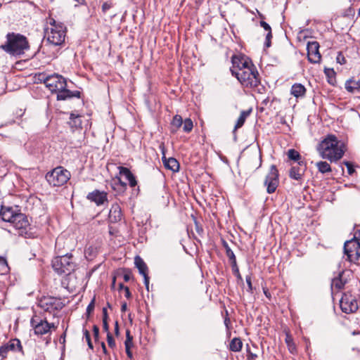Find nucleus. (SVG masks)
I'll return each instance as SVG.
<instances>
[{"label":"nucleus","mask_w":360,"mask_h":360,"mask_svg":"<svg viewBox=\"0 0 360 360\" xmlns=\"http://www.w3.org/2000/svg\"><path fill=\"white\" fill-rule=\"evenodd\" d=\"M49 22L51 27L46 37V41H48V44H46V52H51L52 58H56L57 57L60 49L56 48L55 50L52 49L54 47L61 45L64 42L65 29L61 23H56V21L53 18H50Z\"/></svg>","instance_id":"39448f33"},{"label":"nucleus","mask_w":360,"mask_h":360,"mask_svg":"<svg viewBox=\"0 0 360 360\" xmlns=\"http://www.w3.org/2000/svg\"><path fill=\"white\" fill-rule=\"evenodd\" d=\"M359 15H360V8H359Z\"/></svg>","instance_id":"69168bd1"},{"label":"nucleus","mask_w":360,"mask_h":360,"mask_svg":"<svg viewBox=\"0 0 360 360\" xmlns=\"http://www.w3.org/2000/svg\"><path fill=\"white\" fill-rule=\"evenodd\" d=\"M251 111H252V109H250L248 110H243L240 112V115L239 117L238 118L237 122L236 123V125L234 127V131H236L238 129L243 127L247 117L250 115Z\"/></svg>","instance_id":"5701e85b"},{"label":"nucleus","mask_w":360,"mask_h":360,"mask_svg":"<svg viewBox=\"0 0 360 360\" xmlns=\"http://www.w3.org/2000/svg\"><path fill=\"white\" fill-rule=\"evenodd\" d=\"M83 332H84V338L88 344L89 347L92 349L94 348V347H93V344L91 340V336H90L89 332L86 329H84L83 330Z\"/></svg>","instance_id":"473e14b6"},{"label":"nucleus","mask_w":360,"mask_h":360,"mask_svg":"<svg viewBox=\"0 0 360 360\" xmlns=\"http://www.w3.org/2000/svg\"><path fill=\"white\" fill-rule=\"evenodd\" d=\"M246 283L248 286V290L250 292H252V281H251V276L250 275L246 276L245 277Z\"/></svg>","instance_id":"79ce46f5"},{"label":"nucleus","mask_w":360,"mask_h":360,"mask_svg":"<svg viewBox=\"0 0 360 360\" xmlns=\"http://www.w3.org/2000/svg\"><path fill=\"white\" fill-rule=\"evenodd\" d=\"M242 347L243 343L240 339L238 338H234L233 339H232L229 345L230 350L235 352L240 351Z\"/></svg>","instance_id":"a878e982"},{"label":"nucleus","mask_w":360,"mask_h":360,"mask_svg":"<svg viewBox=\"0 0 360 360\" xmlns=\"http://www.w3.org/2000/svg\"><path fill=\"white\" fill-rule=\"evenodd\" d=\"M108 312L106 308L103 309V319L108 320Z\"/></svg>","instance_id":"3c124183"},{"label":"nucleus","mask_w":360,"mask_h":360,"mask_svg":"<svg viewBox=\"0 0 360 360\" xmlns=\"http://www.w3.org/2000/svg\"><path fill=\"white\" fill-rule=\"evenodd\" d=\"M133 338L130 335L129 330H127L126 332V340L124 342L125 345V349L127 355L129 358H132V352H131V347L133 346V342H132Z\"/></svg>","instance_id":"b1692460"},{"label":"nucleus","mask_w":360,"mask_h":360,"mask_svg":"<svg viewBox=\"0 0 360 360\" xmlns=\"http://www.w3.org/2000/svg\"><path fill=\"white\" fill-rule=\"evenodd\" d=\"M319 44L316 41L307 42V58L311 63H319L321 61V56L319 52Z\"/></svg>","instance_id":"f8f14e48"},{"label":"nucleus","mask_w":360,"mask_h":360,"mask_svg":"<svg viewBox=\"0 0 360 360\" xmlns=\"http://www.w3.org/2000/svg\"><path fill=\"white\" fill-rule=\"evenodd\" d=\"M86 199L94 202L97 206L104 205L108 202V193L96 189L88 193Z\"/></svg>","instance_id":"4468645a"},{"label":"nucleus","mask_w":360,"mask_h":360,"mask_svg":"<svg viewBox=\"0 0 360 360\" xmlns=\"http://www.w3.org/2000/svg\"><path fill=\"white\" fill-rule=\"evenodd\" d=\"M336 60L337 62L341 65L345 64L346 63V59L341 53H338Z\"/></svg>","instance_id":"ea45409f"},{"label":"nucleus","mask_w":360,"mask_h":360,"mask_svg":"<svg viewBox=\"0 0 360 360\" xmlns=\"http://www.w3.org/2000/svg\"><path fill=\"white\" fill-rule=\"evenodd\" d=\"M94 306H95V297L93 298V300L91 301V302L87 306L86 313L88 314H90L94 311Z\"/></svg>","instance_id":"4c0bfd02"},{"label":"nucleus","mask_w":360,"mask_h":360,"mask_svg":"<svg viewBox=\"0 0 360 360\" xmlns=\"http://www.w3.org/2000/svg\"><path fill=\"white\" fill-rule=\"evenodd\" d=\"M93 332H94V335L96 340H98V336H99V328L97 326H96V325L94 326Z\"/></svg>","instance_id":"37998d69"},{"label":"nucleus","mask_w":360,"mask_h":360,"mask_svg":"<svg viewBox=\"0 0 360 360\" xmlns=\"http://www.w3.org/2000/svg\"><path fill=\"white\" fill-rule=\"evenodd\" d=\"M285 343L288 346V350L291 354H295L297 351L295 344L293 342L292 336L289 334H286Z\"/></svg>","instance_id":"cd10ccee"},{"label":"nucleus","mask_w":360,"mask_h":360,"mask_svg":"<svg viewBox=\"0 0 360 360\" xmlns=\"http://www.w3.org/2000/svg\"><path fill=\"white\" fill-rule=\"evenodd\" d=\"M345 274L344 271L338 273V276L333 278L331 281V288L333 290L335 288L339 290L343 288L345 283H347V280L344 278L343 276Z\"/></svg>","instance_id":"6ab92c4d"},{"label":"nucleus","mask_w":360,"mask_h":360,"mask_svg":"<svg viewBox=\"0 0 360 360\" xmlns=\"http://www.w3.org/2000/svg\"><path fill=\"white\" fill-rule=\"evenodd\" d=\"M124 285L122 284V283H120L119 284V288L120 289H124Z\"/></svg>","instance_id":"bf43d9fd"},{"label":"nucleus","mask_w":360,"mask_h":360,"mask_svg":"<svg viewBox=\"0 0 360 360\" xmlns=\"http://www.w3.org/2000/svg\"><path fill=\"white\" fill-rule=\"evenodd\" d=\"M344 252L347 259L354 263L360 262V243L354 239L346 241L344 245Z\"/></svg>","instance_id":"1a4fd4ad"},{"label":"nucleus","mask_w":360,"mask_h":360,"mask_svg":"<svg viewBox=\"0 0 360 360\" xmlns=\"http://www.w3.org/2000/svg\"><path fill=\"white\" fill-rule=\"evenodd\" d=\"M316 166L318 168L319 172H320L322 174L331 172L330 165L327 162H318L316 163Z\"/></svg>","instance_id":"bb28decb"},{"label":"nucleus","mask_w":360,"mask_h":360,"mask_svg":"<svg viewBox=\"0 0 360 360\" xmlns=\"http://www.w3.org/2000/svg\"><path fill=\"white\" fill-rule=\"evenodd\" d=\"M103 330L108 333L109 332V326L108 323V320L103 319Z\"/></svg>","instance_id":"de8ad7c7"},{"label":"nucleus","mask_w":360,"mask_h":360,"mask_svg":"<svg viewBox=\"0 0 360 360\" xmlns=\"http://www.w3.org/2000/svg\"><path fill=\"white\" fill-rule=\"evenodd\" d=\"M115 332L116 334H118L119 333V326L117 321H116L115 324Z\"/></svg>","instance_id":"864d4df0"},{"label":"nucleus","mask_w":360,"mask_h":360,"mask_svg":"<svg viewBox=\"0 0 360 360\" xmlns=\"http://www.w3.org/2000/svg\"><path fill=\"white\" fill-rule=\"evenodd\" d=\"M6 44L0 46V49L13 56H20L29 49L27 38L20 34L8 33L6 35Z\"/></svg>","instance_id":"423d86ee"},{"label":"nucleus","mask_w":360,"mask_h":360,"mask_svg":"<svg viewBox=\"0 0 360 360\" xmlns=\"http://www.w3.org/2000/svg\"><path fill=\"white\" fill-rule=\"evenodd\" d=\"M101 346H102V348H103V352L105 354H107V349H106V347H105V345L104 342H102L101 343Z\"/></svg>","instance_id":"5fc2aeb1"},{"label":"nucleus","mask_w":360,"mask_h":360,"mask_svg":"<svg viewBox=\"0 0 360 360\" xmlns=\"http://www.w3.org/2000/svg\"><path fill=\"white\" fill-rule=\"evenodd\" d=\"M340 306L343 312L346 314L354 313L359 308L358 300L352 294L345 293L340 301Z\"/></svg>","instance_id":"9d476101"},{"label":"nucleus","mask_w":360,"mask_h":360,"mask_svg":"<svg viewBox=\"0 0 360 360\" xmlns=\"http://www.w3.org/2000/svg\"><path fill=\"white\" fill-rule=\"evenodd\" d=\"M318 150L323 159L337 162L342 158L345 146L335 135L329 134L319 143Z\"/></svg>","instance_id":"f03ea898"},{"label":"nucleus","mask_w":360,"mask_h":360,"mask_svg":"<svg viewBox=\"0 0 360 360\" xmlns=\"http://www.w3.org/2000/svg\"><path fill=\"white\" fill-rule=\"evenodd\" d=\"M142 276H143L144 278V284L146 285V288L147 290H149V277L148 276V274Z\"/></svg>","instance_id":"c03bdc74"},{"label":"nucleus","mask_w":360,"mask_h":360,"mask_svg":"<svg viewBox=\"0 0 360 360\" xmlns=\"http://www.w3.org/2000/svg\"><path fill=\"white\" fill-rule=\"evenodd\" d=\"M278 172L275 165H271L269 169V172L266 176L264 181V185L267 188V192L272 193L275 192L276 188L278 186Z\"/></svg>","instance_id":"9b49d317"},{"label":"nucleus","mask_w":360,"mask_h":360,"mask_svg":"<svg viewBox=\"0 0 360 360\" xmlns=\"http://www.w3.org/2000/svg\"><path fill=\"white\" fill-rule=\"evenodd\" d=\"M53 0H51V1H53Z\"/></svg>","instance_id":"338daca9"},{"label":"nucleus","mask_w":360,"mask_h":360,"mask_svg":"<svg viewBox=\"0 0 360 360\" xmlns=\"http://www.w3.org/2000/svg\"><path fill=\"white\" fill-rule=\"evenodd\" d=\"M183 119L181 116L176 115L173 117L172 125L176 129H179L183 124Z\"/></svg>","instance_id":"2f4dec72"},{"label":"nucleus","mask_w":360,"mask_h":360,"mask_svg":"<svg viewBox=\"0 0 360 360\" xmlns=\"http://www.w3.org/2000/svg\"><path fill=\"white\" fill-rule=\"evenodd\" d=\"M67 83L65 79L60 75H46V89L51 93L57 94L58 100H66L73 97L80 98L79 91H71L66 89Z\"/></svg>","instance_id":"20e7f679"},{"label":"nucleus","mask_w":360,"mask_h":360,"mask_svg":"<svg viewBox=\"0 0 360 360\" xmlns=\"http://www.w3.org/2000/svg\"><path fill=\"white\" fill-rule=\"evenodd\" d=\"M69 123L72 127H79L82 124L80 117L79 115H75L74 113H71Z\"/></svg>","instance_id":"c85d7f7f"},{"label":"nucleus","mask_w":360,"mask_h":360,"mask_svg":"<svg viewBox=\"0 0 360 360\" xmlns=\"http://www.w3.org/2000/svg\"><path fill=\"white\" fill-rule=\"evenodd\" d=\"M79 4H83L84 3V0H74Z\"/></svg>","instance_id":"13d9d810"},{"label":"nucleus","mask_w":360,"mask_h":360,"mask_svg":"<svg viewBox=\"0 0 360 360\" xmlns=\"http://www.w3.org/2000/svg\"><path fill=\"white\" fill-rule=\"evenodd\" d=\"M35 82L40 84H45V74L39 73L34 76Z\"/></svg>","instance_id":"72a5a7b5"},{"label":"nucleus","mask_w":360,"mask_h":360,"mask_svg":"<svg viewBox=\"0 0 360 360\" xmlns=\"http://www.w3.org/2000/svg\"><path fill=\"white\" fill-rule=\"evenodd\" d=\"M272 38V34L271 32H269L267 33L266 36V41H265V46L266 48H269L271 46V39Z\"/></svg>","instance_id":"58836bf2"},{"label":"nucleus","mask_w":360,"mask_h":360,"mask_svg":"<svg viewBox=\"0 0 360 360\" xmlns=\"http://www.w3.org/2000/svg\"><path fill=\"white\" fill-rule=\"evenodd\" d=\"M344 164L347 168V172L349 175H352L355 172L354 165L349 162H344Z\"/></svg>","instance_id":"e433bc0d"},{"label":"nucleus","mask_w":360,"mask_h":360,"mask_svg":"<svg viewBox=\"0 0 360 360\" xmlns=\"http://www.w3.org/2000/svg\"><path fill=\"white\" fill-rule=\"evenodd\" d=\"M107 342H108V346L111 348H114L116 345L114 338L110 333H108V334H107Z\"/></svg>","instance_id":"f704fd0d"},{"label":"nucleus","mask_w":360,"mask_h":360,"mask_svg":"<svg viewBox=\"0 0 360 360\" xmlns=\"http://www.w3.org/2000/svg\"><path fill=\"white\" fill-rule=\"evenodd\" d=\"M118 169L120 174L124 176L129 181V184L131 187H134L137 184L135 176L128 168L120 166L118 167Z\"/></svg>","instance_id":"a211bd4d"},{"label":"nucleus","mask_w":360,"mask_h":360,"mask_svg":"<svg viewBox=\"0 0 360 360\" xmlns=\"http://www.w3.org/2000/svg\"><path fill=\"white\" fill-rule=\"evenodd\" d=\"M307 89L304 85L300 83L294 84L290 89V94L295 98H303L305 96Z\"/></svg>","instance_id":"412c9836"},{"label":"nucleus","mask_w":360,"mask_h":360,"mask_svg":"<svg viewBox=\"0 0 360 360\" xmlns=\"http://www.w3.org/2000/svg\"><path fill=\"white\" fill-rule=\"evenodd\" d=\"M118 181H119V183H120V184L123 187H126V186H127V184H126V183L122 182L120 178H118Z\"/></svg>","instance_id":"6e6d98bb"},{"label":"nucleus","mask_w":360,"mask_h":360,"mask_svg":"<svg viewBox=\"0 0 360 360\" xmlns=\"http://www.w3.org/2000/svg\"><path fill=\"white\" fill-rule=\"evenodd\" d=\"M135 265L139 269L140 274L145 275L148 274V267L144 261L139 256L135 257Z\"/></svg>","instance_id":"393cba45"},{"label":"nucleus","mask_w":360,"mask_h":360,"mask_svg":"<svg viewBox=\"0 0 360 360\" xmlns=\"http://www.w3.org/2000/svg\"><path fill=\"white\" fill-rule=\"evenodd\" d=\"M127 303L126 302L122 303V307H121V311H125L127 310Z\"/></svg>","instance_id":"603ef678"},{"label":"nucleus","mask_w":360,"mask_h":360,"mask_svg":"<svg viewBox=\"0 0 360 360\" xmlns=\"http://www.w3.org/2000/svg\"><path fill=\"white\" fill-rule=\"evenodd\" d=\"M124 291H125V297L128 299L130 298L131 294L129 291V288L128 287H124Z\"/></svg>","instance_id":"8fccbe9b"},{"label":"nucleus","mask_w":360,"mask_h":360,"mask_svg":"<svg viewBox=\"0 0 360 360\" xmlns=\"http://www.w3.org/2000/svg\"><path fill=\"white\" fill-rule=\"evenodd\" d=\"M110 8H111V5L107 2L103 3L102 5V11L103 13H105Z\"/></svg>","instance_id":"49530a36"},{"label":"nucleus","mask_w":360,"mask_h":360,"mask_svg":"<svg viewBox=\"0 0 360 360\" xmlns=\"http://www.w3.org/2000/svg\"><path fill=\"white\" fill-rule=\"evenodd\" d=\"M232 64L231 74L243 86L253 89L260 84L258 71L248 58L245 56H233Z\"/></svg>","instance_id":"f257e3e1"},{"label":"nucleus","mask_w":360,"mask_h":360,"mask_svg":"<svg viewBox=\"0 0 360 360\" xmlns=\"http://www.w3.org/2000/svg\"><path fill=\"white\" fill-rule=\"evenodd\" d=\"M17 114L19 115V116H22L23 112H22V110H20V112H17Z\"/></svg>","instance_id":"052dcab7"},{"label":"nucleus","mask_w":360,"mask_h":360,"mask_svg":"<svg viewBox=\"0 0 360 360\" xmlns=\"http://www.w3.org/2000/svg\"><path fill=\"white\" fill-rule=\"evenodd\" d=\"M306 165L304 162H298L297 165L292 166L290 170L289 176L291 179L300 181L305 172Z\"/></svg>","instance_id":"2eb2a0df"},{"label":"nucleus","mask_w":360,"mask_h":360,"mask_svg":"<svg viewBox=\"0 0 360 360\" xmlns=\"http://www.w3.org/2000/svg\"><path fill=\"white\" fill-rule=\"evenodd\" d=\"M0 216L3 221L9 222L18 231L19 236L25 238L30 236L27 231L30 226L29 221L25 214L19 212L16 209L11 207L2 206L0 210Z\"/></svg>","instance_id":"7ed1b4c3"},{"label":"nucleus","mask_w":360,"mask_h":360,"mask_svg":"<svg viewBox=\"0 0 360 360\" xmlns=\"http://www.w3.org/2000/svg\"><path fill=\"white\" fill-rule=\"evenodd\" d=\"M122 211L120 205L115 203L112 205L109 212V220L112 223H116L122 219Z\"/></svg>","instance_id":"f3484780"},{"label":"nucleus","mask_w":360,"mask_h":360,"mask_svg":"<svg viewBox=\"0 0 360 360\" xmlns=\"http://www.w3.org/2000/svg\"><path fill=\"white\" fill-rule=\"evenodd\" d=\"M123 277H124V281L128 282L132 278L131 273L130 271H127L124 273Z\"/></svg>","instance_id":"a18cd8bd"},{"label":"nucleus","mask_w":360,"mask_h":360,"mask_svg":"<svg viewBox=\"0 0 360 360\" xmlns=\"http://www.w3.org/2000/svg\"><path fill=\"white\" fill-rule=\"evenodd\" d=\"M53 270L58 274H70L75 269L72 255L66 254L55 257L51 262Z\"/></svg>","instance_id":"0eeeda50"},{"label":"nucleus","mask_w":360,"mask_h":360,"mask_svg":"<svg viewBox=\"0 0 360 360\" xmlns=\"http://www.w3.org/2000/svg\"><path fill=\"white\" fill-rule=\"evenodd\" d=\"M264 293L267 297H270V293L268 292L267 290L264 289Z\"/></svg>","instance_id":"4d7b16f0"},{"label":"nucleus","mask_w":360,"mask_h":360,"mask_svg":"<svg viewBox=\"0 0 360 360\" xmlns=\"http://www.w3.org/2000/svg\"><path fill=\"white\" fill-rule=\"evenodd\" d=\"M44 321L37 320L36 317H34L31 320V324L34 327V333L37 335H44L45 333V326L43 324Z\"/></svg>","instance_id":"4be33fe9"},{"label":"nucleus","mask_w":360,"mask_h":360,"mask_svg":"<svg viewBox=\"0 0 360 360\" xmlns=\"http://www.w3.org/2000/svg\"><path fill=\"white\" fill-rule=\"evenodd\" d=\"M0 267L1 268V271H6L8 269V264L6 259L4 257L0 256Z\"/></svg>","instance_id":"c9c22d12"},{"label":"nucleus","mask_w":360,"mask_h":360,"mask_svg":"<svg viewBox=\"0 0 360 360\" xmlns=\"http://www.w3.org/2000/svg\"><path fill=\"white\" fill-rule=\"evenodd\" d=\"M224 247L225 248L226 250V255L231 262L233 271L236 274H237L239 278H240V275L239 274V270L236 263V258L233 252L231 250V249L230 248V247L229 246L228 243L226 241H224Z\"/></svg>","instance_id":"dca6fc26"},{"label":"nucleus","mask_w":360,"mask_h":360,"mask_svg":"<svg viewBox=\"0 0 360 360\" xmlns=\"http://www.w3.org/2000/svg\"><path fill=\"white\" fill-rule=\"evenodd\" d=\"M56 326L55 325L54 323H49L46 321V333H48L49 330H51V329H55L56 328Z\"/></svg>","instance_id":"09e8293b"},{"label":"nucleus","mask_w":360,"mask_h":360,"mask_svg":"<svg viewBox=\"0 0 360 360\" xmlns=\"http://www.w3.org/2000/svg\"><path fill=\"white\" fill-rule=\"evenodd\" d=\"M260 25L266 31H268V32H271V28L270 25L266 22L265 21H260Z\"/></svg>","instance_id":"a19ab883"},{"label":"nucleus","mask_w":360,"mask_h":360,"mask_svg":"<svg viewBox=\"0 0 360 360\" xmlns=\"http://www.w3.org/2000/svg\"><path fill=\"white\" fill-rule=\"evenodd\" d=\"M358 86L360 88V81L357 83Z\"/></svg>","instance_id":"680f3d73"},{"label":"nucleus","mask_w":360,"mask_h":360,"mask_svg":"<svg viewBox=\"0 0 360 360\" xmlns=\"http://www.w3.org/2000/svg\"><path fill=\"white\" fill-rule=\"evenodd\" d=\"M359 238H360V231H359Z\"/></svg>","instance_id":"0e129e2a"},{"label":"nucleus","mask_w":360,"mask_h":360,"mask_svg":"<svg viewBox=\"0 0 360 360\" xmlns=\"http://www.w3.org/2000/svg\"><path fill=\"white\" fill-rule=\"evenodd\" d=\"M193 127V122L191 119L187 118L183 122V129L185 132L188 133L191 131Z\"/></svg>","instance_id":"7c9ffc66"},{"label":"nucleus","mask_w":360,"mask_h":360,"mask_svg":"<svg viewBox=\"0 0 360 360\" xmlns=\"http://www.w3.org/2000/svg\"><path fill=\"white\" fill-rule=\"evenodd\" d=\"M9 351L22 352V347L18 339L11 340L7 343L1 346L0 356L5 358Z\"/></svg>","instance_id":"ddd939ff"},{"label":"nucleus","mask_w":360,"mask_h":360,"mask_svg":"<svg viewBox=\"0 0 360 360\" xmlns=\"http://www.w3.org/2000/svg\"><path fill=\"white\" fill-rule=\"evenodd\" d=\"M70 174L67 169L58 167L46 174V181L53 186H60L70 179Z\"/></svg>","instance_id":"6e6552de"},{"label":"nucleus","mask_w":360,"mask_h":360,"mask_svg":"<svg viewBox=\"0 0 360 360\" xmlns=\"http://www.w3.org/2000/svg\"><path fill=\"white\" fill-rule=\"evenodd\" d=\"M288 158L292 160L297 161V162H300V160L301 159V156L300 153L294 149H290L288 150Z\"/></svg>","instance_id":"c756f323"},{"label":"nucleus","mask_w":360,"mask_h":360,"mask_svg":"<svg viewBox=\"0 0 360 360\" xmlns=\"http://www.w3.org/2000/svg\"><path fill=\"white\" fill-rule=\"evenodd\" d=\"M162 162L164 166L168 169L172 170V172H178L179 169V162L174 158H167L165 155L162 157Z\"/></svg>","instance_id":"aec40b11"},{"label":"nucleus","mask_w":360,"mask_h":360,"mask_svg":"<svg viewBox=\"0 0 360 360\" xmlns=\"http://www.w3.org/2000/svg\"><path fill=\"white\" fill-rule=\"evenodd\" d=\"M45 39V34L43 36V40Z\"/></svg>","instance_id":"e2e57ef3"}]
</instances>
